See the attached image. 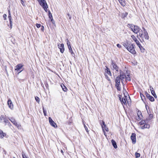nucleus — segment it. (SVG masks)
Returning a JSON list of instances; mask_svg holds the SVG:
<instances>
[{"instance_id":"obj_35","label":"nucleus","mask_w":158,"mask_h":158,"mask_svg":"<svg viewBox=\"0 0 158 158\" xmlns=\"http://www.w3.org/2000/svg\"><path fill=\"white\" fill-rule=\"evenodd\" d=\"M9 20L10 21V27L11 28H12V21H11V19H9Z\"/></svg>"},{"instance_id":"obj_18","label":"nucleus","mask_w":158,"mask_h":158,"mask_svg":"<svg viewBox=\"0 0 158 158\" xmlns=\"http://www.w3.org/2000/svg\"><path fill=\"white\" fill-rule=\"evenodd\" d=\"M126 97L125 96L122 98L121 102H122V104H124V105H125L126 104Z\"/></svg>"},{"instance_id":"obj_5","label":"nucleus","mask_w":158,"mask_h":158,"mask_svg":"<svg viewBox=\"0 0 158 158\" xmlns=\"http://www.w3.org/2000/svg\"><path fill=\"white\" fill-rule=\"evenodd\" d=\"M110 67L111 69L113 70H115L117 72H118L119 71V67L117 65L116 63L112 60H111V64Z\"/></svg>"},{"instance_id":"obj_13","label":"nucleus","mask_w":158,"mask_h":158,"mask_svg":"<svg viewBox=\"0 0 158 158\" xmlns=\"http://www.w3.org/2000/svg\"><path fill=\"white\" fill-rule=\"evenodd\" d=\"M39 2L40 5L42 6L45 4H47L45 0H37Z\"/></svg>"},{"instance_id":"obj_20","label":"nucleus","mask_w":158,"mask_h":158,"mask_svg":"<svg viewBox=\"0 0 158 158\" xmlns=\"http://www.w3.org/2000/svg\"><path fill=\"white\" fill-rule=\"evenodd\" d=\"M111 142L114 148H117V147L115 141L114 140L112 139L111 140Z\"/></svg>"},{"instance_id":"obj_25","label":"nucleus","mask_w":158,"mask_h":158,"mask_svg":"<svg viewBox=\"0 0 158 158\" xmlns=\"http://www.w3.org/2000/svg\"><path fill=\"white\" fill-rule=\"evenodd\" d=\"M139 123L140 125H141L142 126V125H143L145 124H146V123L145 120H142L141 121H140Z\"/></svg>"},{"instance_id":"obj_45","label":"nucleus","mask_w":158,"mask_h":158,"mask_svg":"<svg viewBox=\"0 0 158 158\" xmlns=\"http://www.w3.org/2000/svg\"><path fill=\"white\" fill-rule=\"evenodd\" d=\"M43 111L44 115L45 116L46 115V111L44 110V108H43Z\"/></svg>"},{"instance_id":"obj_33","label":"nucleus","mask_w":158,"mask_h":158,"mask_svg":"<svg viewBox=\"0 0 158 158\" xmlns=\"http://www.w3.org/2000/svg\"><path fill=\"white\" fill-rule=\"evenodd\" d=\"M22 156L23 158H28L27 156L24 154V153L23 152L22 153Z\"/></svg>"},{"instance_id":"obj_26","label":"nucleus","mask_w":158,"mask_h":158,"mask_svg":"<svg viewBox=\"0 0 158 158\" xmlns=\"http://www.w3.org/2000/svg\"><path fill=\"white\" fill-rule=\"evenodd\" d=\"M148 98L151 102H153L154 101V98L152 96H150Z\"/></svg>"},{"instance_id":"obj_41","label":"nucleus","mask_w":158,"mask_h":158,"mask_svg":"<svg viewBox=\"0 0 158 158\" xmlns=\"http://www.w3.org/2000/svg\"><path fill=\"white\" fill-rule=\"evenodd\" d=\"M104 129L105 131L106 130V131H108V128L106 126L105 127H104Z\"/></svg>"},{"instance_id":"obj_21","label":"nucleus","mask_w":158,"mask_h":158,"mask_svg":"<svg viewBox=\"0 0 158 158\" xmlns=\"http://www.w3.org/2000/svg\"><path fill=\"white\" fill-rule=\"evenodd\" d=\"M139 48H140L141 52H145V49L143 47L141 46V44H140V46L139 45H138Z\"/></svg>"},{"instance_id":"obj_19","label":"nucleus","mask_w":158,"mask_h":158,"mask_svg":"<svg viewBox=\"0 0 158 158\" xmlns=\"http://www.w3.org/2000/svg\"><path fill=\"white\" fill-rule=\"evenodd\" d=\"M6 135V134L3 133L2 130H0V138H3Z\"/></svg>"},{"instance_id":"obj_11","label":"nucleus","mask_w":158,"mask_h":158,"mask_svg":"<svg viewBox=\"0 0 158 158\" xmlns=\"http://www.w3.org/2000/svg\"><path fill=\"white\" fill-rule=\"evenodd\" d=\"M58 48L60 49V52L63 53L64 50V44H58Z\"/></svg>"},{"instance_id":"obj_30","label":"nucleus","mask_w":158,"mask_h":158,"mask_svg":"<svg viewBox=\"0 0 158 158\" xmlns=\"http://www.w3.org/2000/svg\"><path fill=\"white\" fill-rule=\"evenodd\" d=\"M67 44L68 46V48L70 47V43L69 42V40L68 39H67Z\"/></svg>"},{"instance_id":"obj_54","label":"nucleus","mask_w":158,"mask_h":158,"mask_svg":"<svg viewBox=\"0 0 158 158\" xmlns=\"http://www.w3.org/2000/svg\"><path fill=\"white\" fill-rule=\"evenodd\" d=\"M51 19V21L53 23V22L54 21V20H53V18H52Z\"/></svg>"},{"instance_id":"obj_22","label":"nucleus","mask_w":158,"mask_h":158,"mask_svg":"<svg viewBox=\"0 0 158 158\" xmlns=\"http://www.w3.org/2000/svg\"><path fill=\"white\" fill-rule=\"evenodd\" d=\"M42 7L44 9V10L46 12H47V8H48V5L47 4H45V5L44 6H42Z\"/></svg>"},{"instance_id":"obj_52","label":"nucleus","mask_w":158,"mask_h":158,"mask_svg":"<svg viewBox=\"0 0 158 158\" xmlns=\"http://www.w3.org/2000/svg\"><path fill=\"white\" fill-rule=\"evenodd\" d=\"M150 90H151V91L152 90H153V88L151 86H150Z\"/></svg>"},{"instance_id":"obj_58","label":"nucleus","mask_w":158,"mask_h":158,"mask_svg":"<svg viewBox=\"0 0 158 158\" xmlns=\"http://www.w3.org/2000/svg\"><path fill=\"white\" fill-rule=\"evenodd\" d=\"M146 108H147L146 106ZM146 109H147V108H146Z\"/></svg>"},{"instance_id":"obj_59","label":"nucleus","mask_w":158,"mask_h":158,"mask_svg":"<svg viewBox=\"0 0 158 158\" xmlns=\"http://www.w3.org/2000/svg\"><path fill=\"white\" fill-rule=\"evenodd\" d=\"M13 158H15L14 157Z\"/></svg>"},{"instance_id":"obj_42","label":"nucleus","mask_w":158,"mask_h":158,"mask_svg":"<svg viewBox=\"0 0 158 158\" xmlns=\"http://www.w3.org/2000/svg\"><path fill=\"white\" fill-rule=\"evenodd\" d=\"M84 127H85L86 131H87V132H88V128H87V127H86V126L85 124H84Z\"/></svg>"},{"instance_id":"obj_43","label":"nucleus","mask_w":158,"mask_h":158,"mask_svg":"<svg viewBox=\"0 0 158 158\" xmlns=\"http://www.w3.org/2000/svg\"><path fill=\"white\" fill-rule=\"evenodd\" d=\"M67 15L68 16V17L70 19H71V15H70L69 13L67 14Z\"/></svg>"},{"instance_id":"obj_15","label":"nucleus","mask_w":158,"mask_h":158,"mask_svg":"<svg viewBox=\"0 0 158 158\" xmlns=\"http://www.w3.org/2000/svg\"><path fill=\"white\" fill-rule=\"evenodd\" d=\"M131 37L132 38L133 40L135 41V42L137 44V45L138 46L139 45V46H140V43H139V41L137 39L135 36L134 35H131Z\"/></svg>"},{"instance_id":"obj_2","label":"nucleus","mask_w":158,"mask_h":158,"mask_svg":"<svg viewBox=\"0 0 158 158\" xmlns=\"http://www.w3.org/2000/svg\"><path fill=\"white\" fill-rule=\"evenodd\" d=\"M142 29H143V31L142 30H140L139 31V34L138 35V36L140 37L142 39L144 38L146 40H148L149 36L148 33L144 27H143Z\"/></svg>"},{"instance_id":"obj_12","label":"nucleus","mask_w":158,"mask_h":158,"mask_svg":"<svg viewBox=\"0 0 158 158\" xmlns=\"http://www.w3.org/2000/svg\"><path fill=\"white\" fill-rule=\"evenodd\" d=\"M0 120L1 122L7 123L8 120L5 118L4 115H1L0 118Z\"/></svg>"},{"instance_id":"obj_38","label":"nucleus","mask_w":158,"mask_h":158,"mask_svg":"<svg viewBox=\"0 0 158 158\" xmlns=\"http://www.w3.org/2000/svg\"><path fill=\"white\" fill-rule=\"evenodd\" d=\"M62 88L63 90L64 91H66L67 90V88L65 86H64V88H63V87H62Z\"/></svg>"},{"instance_id":"obj_24","label":"nucleus","mask_w":158,"mask_h":158,"mask_svg":"<svg viewBox=\"0 0 158 158\" xmlns=\"http://www.w3.org/2000/svg\"><path fill=\"white\" fill-rule=\"evenodd\" d=\"M151 93L155 98H157V96L156 95L155 92L154 90H151Z\"/></svg>"},{"instance_id":"obj_3","label":"nucleus","mask_w":158,"mask_h":158,"mask_svg":"<svg viewBox=\"0 0 158 158\" xmlns=\"http://www.w3.org/2000/svg\"><path fill=\"white\" fill-rule=\"evenodd\" d=\"M127 26L130 27L131 30L135 33H139V31L141 30L138 26L132 24H128Z\"/></svg>"},{"instance_id":"obj_31","label":"nucleus","mask_w":158,"mask_h":158,"mask_svg":"<svg viewBox=\"0 0 158 158\" xmlns=\"http://www.w3.org/2000/svg\"><path fill=\"white\" fill-rule=\"evenodd\" d=\"M137 115L139 118H140L141 116H142V114L140 111H138V112Z\"/></svg>"},{"instance_id":"obj_16","label":"nucleus","mask_w":158,"mask_h":158,"mask_svg":"<svg viewBox=\"0 0 158 158\" xmlns=\"http://www.w3.org/2000/svg\"><path fill=\"white\" fill-rule=\"evenodd\" d=\"M150 127V126L149 125L146 123L145 124L143 125H142V126H141L140 127L142 129H144V128H149Z\"/></svg>"},{"instance_id":"obj_23","label":"nucleus","mask_w":158,"mask_h":158,"mask_svg":"<svg viewBox=\"0 0 158 158\" xmlns=\"http://www.w3.org/2000/svg\"><path fill=\"white\" fill-rule=\"evenodd\" d=\"M129 44L127 43H123V46L125 47L127 49L128 48V47L129 46Z\"/></svg>"},{"instance_id":"obj_39","label":"nucleus","mask_w":158,"mask_h":158,"mask_svg":"<svg viewBox=\"0 0 158 158\" xmlns=\"http://www.w3.org/2000/svg\"><path fill=\"white\" fill-rule=\"evenodd\" d=\"M102 130H103V132L104 133V134L105 135H106V133L105 132V130L104 129V127L103 126H102Z\"/></svg>"},{"instance_id":"obj_53","label":"nucleus","mask_w":158,"mask_h":158,"mask_svg":"<svg viewBox=\"0 0 158 158\" xmlns=\"http://www.w3.org/2000/svg\"><path fill=\"white\" fill-rule=\"evenodd\" d=\"M41 27H42V28H41V30L42 31H43L44 30V26H42Z\"/></svg>"},{"instance_id":"obj_56","label":"nucleus","mask_w":158,"mask_h":158,"mask_svg":"<svg viewBox=\"0 0 158 158\" xmlns=\"http://www.w3.org/2000/svg\"><path fill=\"white\" fill-rule=\"evenodd\" d=\"M8 12L9 14H10V10H8Z\"/></svg>"},{"instance_id":"obj_49","label":"nucleus","mask_w":158,"mask_h":158,"mask_svg":"<svg viewBox=\"0 0 158 158\" xmlns=\"http://www.w3.org/2000/svg\"><path fill=\"white\" fill-rule=\"evenodd\" d=\"M8 17L9 19H11V16L10 14H9Z\"/></svg>"},{"instance_id":"obj_8","label":"nucleus","mask_w":158,"mask_h":158,"mask_svg":"<svg viewBox=\"0 0 158 158\" xmlns=\"http://www.w3.org/2000/svg\"><path fill=\"white\" fill-rule=\"evenodd\" d=\"M48 120L50 124L53 127L55 128L57 127V125L55 122L52 119L51 117L48 118Z\"/></svg>"},{"instance_id":"obj_50","label":"nucleus","mask_w":158,"mask_h":158,"mask_svg":"<svg viewBox=\"0 0 158 158\" xmlns=\"http://www.w3.org/2000/svg\"><path fill=\"white\" fill-rule=\"evenodd\" d=\"M6 16H7V15L6 14H4L3 15V17L4 18H5V19H6Z\"/></svg>"},{"instance_id":"obj_17","label":"nucleus","mask_w":158,"mask_h":158,"mask_svg":"<svg viewBox=\"0 0 158 158\" xmlns=\"http://www.w3.org/2000/svg\"><path fill=\"white\" fill-rule=\"evenodd\" d=\"M121 5L123 6H125L126 5L125 0H118Z\"/></svg>"},{"instance_id":"obj_10","label":"nucleus","mask_w":158,"mask_h":158,"mask_svg":"<svg viewBox=\"0 0 158 158\" xmlns=\"http://www.w3.org/2000/svg\"><path fill=\"white\" fill-rule=\"evenodd\" d=\"M10 121L12 123L14 124L15 126H16L17 127L19 128L21 126L20 124H18L17 123V122L15 121V119L12 118H11L9 119Z\"/></svg>"},{"instance_id":"obj_9","label":"nucleus","mask_w":158,"mask_h":158,"mask_svg":"<svg viewBox=\"0 0 158 158\" xmlns=\"http://www.w3.org/2000/svg\"><path fill=\"white\" fill-rule=\"evenodd\" d=\"M136 134L135 133H132L131 136V139L132 140L133 143L135 144L136 142Z\"/></svg>"},{"instance_id":"obj_14","label":"nucleus","mask_w":158,"mask_h":158,"mask_svg":"<svg viewBox=\"0 0 158 158\" xmlns=\"http://www.w3.org/2000/svg\"><path fill=\"white\" fill-rule=\"evenodd\" d=\"M7 104L8 105L9 107L11 109H13V106L12 104V101L9 99L8 100L7 102Z\"/></svg>"},{"instance_id":"obj_1","label":"nucleus","mask_w":158,"mask_h":158,"mask_svg":"<svg viewBox=\"0 0 158 158\" xmlns=\"http://www.w3.org/2000/svg\"><path fill=\"white\" fill-rule=\"evenodd\" d=\"M126 77V75L123 73L122 71L120 70L119 75L116 77L115 80V86L118 90L120 91L121 90V87L120 86V80L121 81V82L123 84V81Z\"/></svg>"},{"instance_id":"obj_37","label":"nucleus","mask_w":158,"mask_h":158,"mask_svg":"<svg viewBox=\"0 0 158 158\" xmlns=\"http://www.w3.org/2000/svg\"><path fill=\"white\" fill-rule=\"evenodd\" d=\"M140 97L141 98V99H142V100L143 101V97L144 98H145V97L141 93H140Z\"/></svg>"},{"instance_id":"obj_6","label":"nucleus","mask_w":158,"mask_h":158,"mask_svg":"<svg viewBox=\"0 0 158 158\" xmlns=\"http://www.w3.org/2000/svg\"><path fill=\"white\" fill-rule=\"evenodd\" d=\"M127 49L133 54H135L136 53L134 49L133 45L132 44H129L128 48H127Z\"/></svg>"},{"instance_id":"obj_55","label":"nucleus","mask_w":158,"mask_h":158,"mask_svg":"<svg viewBox=\"0 0 158 158\" xmlns=\"http://www.w3.org/2000/svg\"><path fill=\"white\" fill-rule=\"evenodd\" d=\"M119 99L120 101H121V100H122V99H121V96H120L119 97Z\"/></svg>"},{"instance_id":"obj_27","label":"nucleus","mask_w":158,"mask_h":158,"mask_svg":"<svg viewBox=\"0 0 158 158\" xmlns=\"http://www.w3.org/2000/svg\"><path fill=\"white\" fill-rule=\"evenodd\" d=\"M129 74H128L127 76L126 75V77H125V78L126 79V81H131V78L129 77Z\"/></svg>"},{"instance_id":"obj_57","label":"nucleus","mask_w":158,"mask_h":158,"mask_svg":"<svg viewBox=\"0 0 158 158\" xmlns=\"http://www.w3.org/2000/svg\"><path fill=\"white\" fill-rule=\"evenodd\" d=\"M61 152L63 154V152L62 150H61Z\"/></svg>"},{"instance_id":"obj_4","label":"nucleus","mask_w":158,"mask_h":158,"mask_svg":"<svg viewBox=\"0 0 158 158\" xmlns=\"http://www.w3.org/2000/svg\"><path fill=\"white\" fill-rule=\"evenodd\" d=\"M106 69H105L104 75L106 77V78L108 81H110V79L108 76L111 77L112 76L111 73L109 69L106 66Z\"/></svg>"},{"instance_id":"obj_40","label":"nucleus","mask_w":158,"mask_h":158,"mask_svg":"<svg viewBox=\"0 0 158 158\" xmlns=\"http://www.w3.org/2000/svg\"><path fill=\"white\" fill-rule=\"evenodd\" d=\"M145 93L147 97L148 98V97H150V95L149 94H148L147 92H145Z\"/></svg>"},{"instance_id":"obj_34","label":"nucleus","mask_w":158,"mask_h":158,"mask_svg":"<svg viewBox=\"0 0 158 158\" xmlns=\"http://www.w3.org/2000/svg\"><path fill=\"white\" fill-rule=\"evenodd\" d=\"M35 98L36 101L38 102H40L39 98L38 97L36 96L35 97Z\"/></svg>"},{"instance_id":"obj_48","label":"nucleus","mask_w":158,"mask_h":158,"mask_svg":"<svg viewBox=\"0 0 158 158\" xmlns=\"http://www.w3.org/2000/svg\"><path fill=\"white\" fill-rule=\"evenodd\" d=\"M21 2L22 3V4L23 5V6H24L25 5L24 4V2L23 0H21Z\"/></svg>"},{"instance_id":"obj_46","label":"nucleus","mask_w":158,"mask_h":158,"mask_svg":"<svg viewBox=\"0 0 158 158\" xmlns=\"http://www.w3.org/2000/svg\"><path fill=\"white\" fill-rule=\"evenodd\" d=\"M117 46L119 48H121V46L119 44H117Z\"/></svg>"},{"instance_id":"obj_7","label":"nucleus","mask_w":158,"mask_h":158,"mask_svg":"<svg viewBox=\"0 0 158 158\" xmlns=\"http://www.w3.org/2000/svg\"><path fill=\"white\" fill-rule=\"evenodd\" d=\"M23 66V65L21 64H19L18 65H17L15 66V70H16L18 71L19 72V73L21 72L23 70H22L21 71H20V70L21 69H22V68Z\"/></svg>"},{"instance_id":"obj_44","label":"nucleus","mask_w":158,"mask_h":158,"mask_svg":"<svg viewBox=\"0 0 158 158\" xmlns=\"http://www.w3.org/2000/svg\"><path fill=\"white\" fill-rule=\"evenodd\" d=\"M68 48H69V52H72V51H73V50H72V49L71 46H70V47H69Z\"/></svg>"},{"instance_id":"obj_29","label":"nucleus","mask_w":158,"mask_h":158,"mask_svg":"<svg viewBox=\"0 0 158 158\" xmlns=\"http://www.w3.org/2000/svg\"><path fill=\"white\" fill-rule=\"evenodd\" d=\"M48 16L50 19H51L52 18V15L50 10L48 11Z\"/></svg>"},{"instance_id":"obj_36","label":"nucleus","mask_w":158,"mask_h":158,"mask_svg":"<svg viewBox=\"0 0 158 158\" xmlns=\"http://www.w3.org/2000/svg\"><path fill=\"white\" fill-rule=\"evenodd\" d=\"M36 26L38 28H39L41 27V25L40 24L37 23L36 24Z\"/></svg>"},{"instance_id":"obj_32","label":"nucleus","mask_w":158,"mask_h":158,"mask_svg":"<svg viewBox=\"0 0 158 158\" xmlns=\"http://www.w3.org/2000/svg\"><path fill=\"white\" fill-rule=\"evenodd\" d=\"M135 156L136 158L139 157L140 156V154L139 153H138L137 152H136L135 153Z\"/></svg>"},{"instance_id":"obj_28","label":"nucleus","mask_w":158,"mask_h":158,"mask_svg":"<svg viewBox=\"0 0 158 158\" xmlns=\"http://www.w3.org/2000/svg\"><path fill=\"white\" fill-rule=\"evenodd\" d=\"M128 15V13L127 12H125L124 13H123L122 15V17L123 18H124L126 17Z\"/></svg>"},{"instance_id":"obj_47","label":"nucleus","mask_w":158,"mask_h":158,"mask_svg":"<svg viewBox=\"0 0 158 158\" xmlns=\"http://www.w3.org/2000/svg\"><path fill=\"white\" fill-rule=\"evenodd\" d=\"M102 123H103V125H101V126H103L104 127H105L106 125L105 124V123L103 121H102Z\"/></svg>"},{"instance_id":"obj_51","label":"nucleus","mask_w":158,"mask_h":158,"mask_svg":"<svg viewBox=\"0 0 158 158\" xmlns=\"http://www.w3.org/2000/svg\"><path fill=\"white\" fill-rule=\"evenodd\" d=\"M71 54V55H72V56H75V54L73 52V51H72V52H70Z\"/></svg>"}]
</instances>
